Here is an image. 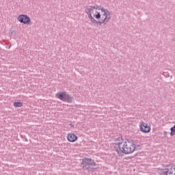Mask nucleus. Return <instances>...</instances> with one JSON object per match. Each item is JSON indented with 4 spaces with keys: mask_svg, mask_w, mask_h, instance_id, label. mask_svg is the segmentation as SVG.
I'll return each instance as SVG.
<instances>
[{
    "mask_svg": "<svg viewBox=\"0 0 175 175\" xmlns=\"http://www.w3.org/2000/svg\"><path fill=\"white\" fill-rule=\"evenodd\" d=\"M85 12L92 24L106 25L111 20L110 11L99 5H88L85 8Z\"/></svg>",
    "mask_w": 175,
    "mask_h": 175,
    "instance_id": "nucleus-1",
    "label": "nucleus"
},
{
    "mask_svg": "<svg viewBox=\"0 0 175 175\" xmlns=\"http://www.w3.org/2000/svg\"><path fill=\"white\" fill-rule=\"evenodd\" d=\"M114 150L118 154L131 155L136 151V144L129 139L118 140L114 144Z\"/></svg>",
    "mask_w": 175,
    "mask_h": 175,
    "instance_id": "nucleus-2",
    "label": "nucleus"
},
{
    "mask_svg": "<svg viewBox=\"0 0 175 175\" xmlns=\"http://www.w3.org/2000/svg\"><path fill=\"white\" fill-rule=\"evenodd\" d=\"M56 98L62 100L63 102H67V103H72L73 102V98H72L66 92H59L56 94Z\"/></svg>",
    "mask_w": 175,
    "mask_h": 175,
    "instance_id": "nucleus-3",
    "label": "nucleus"
},
{
    "mask_svg": "<svg viewBox=\"0 0 175 175\" xmlns=\"http://www.w3.org/2000/svg\"><path fill=\"white\" fill-rule=\"evenodd\" d=\"M161 175H175V165L161 170Z\"/></svg>",
    "mask_w": 175,
    "mask_h": 175,
    "instance_id": "nucleus-4",
    "label": "nucleus"
},
{
    "mask_svg": "<svg viewBox=\"0 0 175 175\" xmlns=\"http://www.w3.org/2000/svg\"><path fill=\"white\" fill-rule=\"evenodd\" d=\"M139 131H141L142 133H150V132H151V125L143 122L139 125Z\"/></svg>",
    "mask_w": 175,
    "mask_h": 175,
    "instance_id": "nucleus-5",
    "label": "nucleus"
},
{
    "mask_svg": "<svg viewBox=\"0 0 175 175\" xmlns=\"http://www.w3.org/2000/svg\"><path fill=\"white\" fill-rule=\"evenodd\" d=\"M18 21L21 24H25L26 25H29V24H31V18L29 16L24 14L18 16Z\"/></svg>",
    "mask_w": 175,
    "mask_h": 175,
    "instance_id": "nucleus-6",
    "label": "nucleus"
},
{
    "mask_svg": "<svg viewBox=\"0 0 175 175\" xmlns=\"http://www.w3.org/2000/svg\"><path fill=\"white\" fill-rule=\"evenodd\" d=\"M68 143H76L79 140V137L74 133H68L66 135Z\"/></svg>",
    "mask_w": 175,
    "mask_h": 175,
    "instance_id": "nucleus-7",
    "label": "nucleus"
},
{
    "mask_svg": "<svg viewBox=\"0 0 175 175\" xmlns=\"http://www.w3.org/2000/svg\"><path fill=\"white\" fill-rule=\"evenodd\" d=\"M85 162L87 166H96V163L92 159H86Z\"/></svg>",
    "mask_w": 175,
    "mask_h": 175,
    "instance_id": "nucleus-8",
    "label": "nucleus"
},
{
    "mask_svg": "<svg viewBox=\"0 0 175 175\" xmlns=\"http://www.w3.org/2000/svg\"><path fill=\"white\" fill-rule=\"evenodd\" d=\"M14 107H23V103L21 102H15L14 103Z\"/></svg>",
    "mask_w": 175,
    "mask_h": 175,
    "instance_id": "nucleus-9",
    "label": "nucleus"
},
{
    "mask_svg": "<svg viewBox=\"0 0 175 175\" xmlns=\"http://www.w3.org/2000/svg\"><path fill=\"white\" fill-rule=\"evenodd\" d=\"M170 136H174L175 135V125L170 129Z\"/></svg>",
    "mask_w": 175,
    "mask_h": 175,
    "instance_id": "nucleus-10",
    "label": "nucleus"
},
{
    "mask_svg": "<svg viewBox=\"0 0 175 175\" xmlns=\"http://www.w3.org/2000/svg\"><path fill=\"white\" fill-rule=\"evenodd\" d=\"M70 126H72L73 128V126H75V125H73V124H70Z\"/></svg>",
    "mask_w": 175,
    "mask_h": 175,
    "instance_id": "nucleus-11",
    "label": "nucleus"
}]
</instances>
